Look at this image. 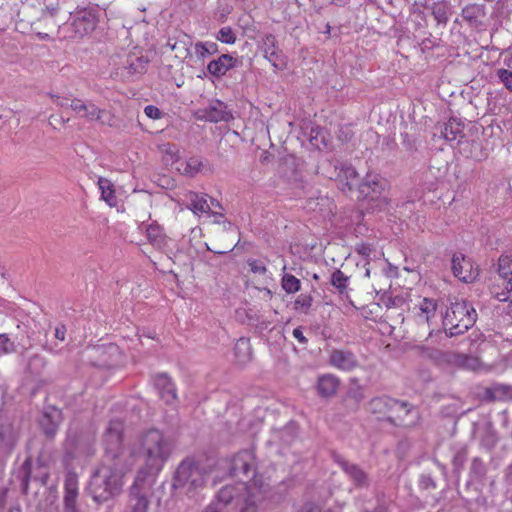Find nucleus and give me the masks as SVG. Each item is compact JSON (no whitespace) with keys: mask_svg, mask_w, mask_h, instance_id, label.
Returning <instances> with one entry per match:
<instances>
[{"mask_svg":"<svg viewBox=\"0 0 512 512\" xmlns=\"http://www.w3.org/2000/svg\"><path fill=\"white\" fill-rule=\"evenodd\" d=\"M124 423L110 421L103 435L104 455L102 462L89 481V493L93 500L102 504L120 495L127 475L135 465L134 450L123 444Z\"/></svg>","mask_w":512,"mask_h":512,"instance_id":"nucleus-1","label":"nucleus"},{"mask_svg":"<svg viewBox=\"0 0 512 512\" xmlns=\"http://www.w3.org/2000/svg\"><path fill=\"white\" fill-rule=\"evenodd\" d=\"M231 476L238 478L236 485H226L217 494V500L210 505H217L224 510L233 500L244 504L240 512H256V457L253 451L244 450L237 453L229 467ZM224 512V511H222Z\"/></svg>","mask_w":512,"mask_h":512,"instance_id":"nucleus-2","label":"nucleus"},{"mask_svg":"<svg viewBox=\"0 0 512 512\" xmlns=\"http://www.w3.org/2000/svg\"><path fill=\"white\" fill-rule=\"evenodd\" d=\"M134 450V457L143 459L138 472H144V478L157 475L168 461L174 450L172 438L159 429L151 428L138 434L133 445L125 446Z\"/></svg>","mask_w":512,"mask_h":512,"instance_id":"nucleus-3","label":"nucleus"},{"mask_svg":"<svg viewBox=\"0 0 512 512\" xmlns=\"http://www.w3.org/2000/svg\"><path fill=\"white\" fill-rule=\"evenodd\" d=\"M476 317V311L469 303L458 301L452 303L447 309L443 318V326L449 336H457L472 327Z\"/></svg>","mask_w":512,"mask_h":512,"instance_id":"nucleus-4","label":"nucleus"},{"mask_svg":"<svg viewBox=\"0 0 512 512\" xmlns=\"http://www.w3.org/2000/svg\"><path fill=\"white\" fill-rule=\"evenodd\" d=\"M385 187V180L381 179L380 176L375 173H367L364 180L359 185V193L364 199L371 202L369 208L372 211H380L387 206V197L384 194Z\"/></svg>","mask_w":512,"mask_h":512,"instance_id":"nucleus-5","label":"nucleus"},{"mask_svg":"<svg viewBox=\"0 0 512 512\" xmlns=\"http://www.w3.org/2000/svg\"><path fill=\"white\" fill-rule=\"evenodd\" d=\"M206 481L205 472L202 468L190 460L182 461L174 475L173 486L188 490L204 486Z\"/></svg>","mask_w":512,"mask_h":512,"instance_id":"nucleus-6","label":"nucleus"},{"mask_svg":"<svg viewBox=\"0 0 512 512\" xmlns=\"http://www.w3.org/2000/svg\"><path fill=\"white\" fill-rule=\"evenodd\" d=\"M144 472H137L134 482L130 488L129 503L126 512H147L149 501L147 495L151 490L152 483L144 478Z\"/></svg>","mask_w":512,"mask_h":512,"instance_id":"nucleus-7","label":"nucleus"},{"mask_svg":"<svg viewBox=\"0 0 512 512\" xmlns=\"http://www.w3.org/2000/svg\"><path fill=\"white\" fill-rule=\"evenodd\" d=\"M70 108L89 122L95 121L108 126L115 125V117L109 111L100 109L91 101L75 98L71 100Z\"/></svg>","mask_w":512,"mask_h":512,"instance_id":"nucleus-8","label":"nucleus"},{"mask_svg":"<svg viewBox=\"0 0 512 512\" xmlns=\"http://www.w3.org/2000/svg\"><path fill=\"white\" fill-rule=\"evenodd\" d=\"M20 427L15 420L0 418V458L5 462L20 440Z\"/></svg>","mask_w":512,"mask_h":512,"instance_id":"nucleus-9","label":"nucleus"},{"mask_svg":"<svg viewBox=\"0 0 512 512\" xmlns=\"http://www.w3.org/2000/svg\"><path fill=\"white\" fill-rule=\"evenodd\" d=\"M98 21L97 10L93 7H85L74 13L71 25L75 35L83 37L95 30Z\"/></svg>","mask_w":512,"mask_h":512,"instance_id":"nucleus-10","label":"nucleus"},{"mask_svg":"<svg viewBox=\"0 0 512 512\" xmlns=\"http://www.w3.org/2000/svg\"><path fill=\"white\" fill-rule=\"evenodd\" d=\"M451 269L453 275L465 283L473 282L478 274V267L473 261L461 253H455L451 259Z\"/></svg>","mask_w":512,"mask_h":512,"instance_id":"nucleus-11","label":"nucleus"},{"mask_svg":"<svg viewBox=\"0 0 512 512\" xmlns=\"http://www.w3.org/2000/svg\"><path fill=\"white\" fill-rule=\"evenodd\" d=\"M32 465V459L30 457L26 458L19 467L16 475L17 479H19L20 481L22 493L25 495H28L29 482L31 479L39 481L41 486H45L49 477L47 469L43 467L41 464H39L38 466L40 472L38 474L33 475Z\"/></svg>","mask_w":512,"mask_h":512,"instance_id":"nucleus-12","label":"nucleus"},{"mask_svg":"<svg viewBox=\"0 0 512 512\" xmlns=\"http://www.w3.org/2000/svg\"><path fill=\"white\" fill-rule=\"evenodd\" d=\"M78 477L75 473L66 474L64 481L63 512H80L78 506Z\"/></svg>","mask_w":512,"mask_h":512,"instance_id":"nucleus-13","label":"nucleus"},{"mask_svg":"<svg viewBox=\"0 0 512 512\" xmlns=\"http://www.w3.org/2000/svg\"><path fill=\"white\" fill-rule=\"evenodd\" d=\"M191 46L192 38L182 31H178L169 36L165 45V47L174 52V57L179 61H184L191 55Z\"/></svg>","mask_w":512,"mask_h":512,"instance_id":"nucleus-14","label":"nucleus"},{"mask_svg":"<svg viewBox=\"0 0 512 512\" xmlns=\"http://www.w3.org/2000/svg\"><path fill=\"white\" fill-rule=\"evenodd\" d=\"M197 115L199 119L209 122H227L233 118L227 105L220 100H214L207 107L199 109Z\"/></svg>","mask_w":512,"mask_h":512,"instance_id":"nucleus-15","label":"nucleus"},{"mask_svg":"<svg viewBox=\"0 0 512 512\" xmlns=\"http://www.w3.org/2000/svg\"><path fill=\"white\" fill-rule=\"evenodd\" d=\"M220 231L218 232L219 239L226 240L229 239V243L223 247L222 249L218 250H212L214 253L217 254H226L231 251H235V253H239L240 251L246 250V246L248 248H252V244L250 243H243L241 244L239 241L237 243H233L236 237L238 236V231L235 226H233L231 223H227L223 225V227H219Z\"/></svg>","mask_w":512,"mask_h":512,"instance_id":"nucleus-16","label":"nucleus"},{"mask_svg":"<svg viewBox=\"0 0 512 512\" xmlns=\"http://www.w3.org/2000/svg\"><path fill=\"white\" fill-rule=\"evenodd\" d=\"M331 179H335L342 191H350L357 183L358 174L356 170L349 165H335L334 173L329 175Z\"/></svg>","mask_w":512,"mask_h":512,"instance_id":"nucleus-17","label":"nucleus"},{"mask_svg":"<svg viewBox=\"0 0 512 512\" xmlns=\"http://www.w3.org/2000/svg\"><path fill=\"white\" fill-rule=\"evenodd\" d=\"M369 410L374 414H385L387 412H397L403 410L408 412L407 405L390 397H377L370 401Z\"/></svg>","mask_w":512,"mask_h":512,"instance_id":"nucleus-18","label":"nucleus"},{"mask_svg":"<svg viewBox=\"0 0 512 512\" xmlns=\"http://www.w3.org/2000/svg\"><path fill=\"white\" fill-rule=\"evenodd\" d=\"M413 313L419 324L426 323L430 325L437 315V302L432 298H423L417 305H415Z\"/></svg>","mask_w":512,"mask_h":512,"instance_id":"nucleus-19","label":"nucleus"},{"mask_svg":"<svg viewBox=\"0 0 512 512\" xmlns=\"http://www.w3.org/2000/svg\"><path fill=\"white\" fill-rule=\"evenodd\" d=\"M499 275L502 277L506 292L499 297L500 301H512V255L499 258Z\"/></svg>","mask_w":512,"mask_h":512,"instance_id":"nucleus-20","label":"nucleus"},{"mask_svg":"<svg viewBox=\"0 0 512 512\" xmlns=\"http://www.w3.org/2000/svg\"><path fill=\"white\" fill-rule=\"evenodd\" d=\"M329 363L342 371H352L358 366L355 355L345 350H333L329 355Z\"/></svg>","mask_w":512,"mask_h":512,"instance_id":"nucleus-21","label":"nucleus"},{"mask_svg":"<svg viewBox=\"0 0 512 512\" xmlns=\"http://www.w3.org/2000/svg\"><path fill=\"white\" fill-rule=\"evenodd\" d=\"M154 385L159 391L160 397L167 403L172 404L177 399L175 384L166 373H159L154 377Z\"/></svg>","mask_w":512,"mask_h":512,"instance_id":"nucleus-22","label":"nucleus"},{"mask_svg":"<svg viewBox=\"0 0 512 512\" xmlns=\"http://www.w3.org/2000/svg\"><path fill=\"white\" fill-rule=\"evenodd\" d=\"M264 58L267 59L276 70H282L286 67L285 57L276 49L275 38L268 36L265 39Z\"/></svg>","mask_w":512,"mask_h":512,"instance_id":"nucleus-23","label":"nucleus"},{"mask_svg":"<svg viewBox=\"0 0 512 512\" xmlns=\"http://www.w3.org/2000/svg\"><path fill=\"white\" fill-rule=\"evenodd\" d=\"M339 387V380L332 374L319 376L317 381V392L321 397H332L336 394Z\"/></svg>","mask_w":512,"mask_h":512,"instance_id":"nucleus-24","label":"nucleus"},{"mask_svg":"<svg viewBox=\"0 0 512 512\" xmlns=\"http://www.w3.org/2000/svg\"><path fill=\"white\" fill-rule=\"evenodd\" d=\"M148 63L146 56L130 53L126 58L125 69L130 75H142L146 72Z\"/></svg>","mask_w":512,"mask_h":512,"instance_id":"nucleus-25","label":"nucleus"},{"mask_svg":"<svg viewBox=\"0 0 512 512\" xmlns=\"http://www.w3.org/2000/svg\"><path fill=\"white\" fill-rule=\"evenodd\" d=\"M234 62L235 60L231 55L223 54L218 59L209 62L207 70L211 75L220 77L234 66Z\"/></svg>","mask_w":512,"mask_h":512,"instance_id":"nucleus-26","label":"nucleus"},{"mask_svg":"<svg viewBox=\"0 0 512 512\" xmlns=\"http://www.w3.org/2000/svg\"><path fill=\"white\" fill-rule=\"evenodd\" d=\"M61 421V414L58 410L52 412H45L40 418V426L43 432L50 438H52L59 427Z\"/></svg>","mask_w":512,"mask_h":512,"instance_id":"nucleus-27","label":"nucleus"},{"mask_svg":"<svg viewBox=\"0 0 512 512\" xmlns=\"http://www.w3.org/2000/svg\"><path fill=\"white\" fill-rule=\"evenodd\" d=\"M186 198L189 201L188 207L195 214L209 213L211 211V206L208 203L209 197L207 194H199L190 191L186 194Z\"/></svg>","mask_w":512,"mask_h":512,"instance_id":"nucleus-28","label":"nucleus"},{"mask_svg":"<svg viewBox=\"0 0 512 512\" xmlns=\"http://www.w3.org/2000/svg\"><path fill=\"white\" fill-rule=\"evenodd\" d=\"M146 236L149 243L157 249H163L167 246L168 238L163 233V229L156 223H151L146 227Z\"/></svg>","mask_w":512,"mask_h":512,"instance_id":"nucleus-29","label":"nucleus"},{"mask_svg":"<svg viewBox=\"0 0 512 512\" xmlns=\"http://www.w3.org/2000/svg\"><path fill=\"white\" fill-rule=\"evenodd\" d=\"M463 133V124L460 120L456 118H450L444 125L441 130L442 137L448 141L452 142L457 140L462 136Z\"/></svg>","mask_w":512,"mask_h":512,"instance_id":"nucleus-30","label":"nucleus"},{"mask_svg":"<svg viewBox=\"0 0 512 512\" xmlns=\"http://www.w3.org/2000/svg\"><path fill=\"white\" fill-rule=\"evenodd\" d=\"M234 354L237 362L244 365L252 359V348L249 339L240 338L234 347Z\"/></svg>","mask_w":512,"mask_h":512,"instance_id":"nucleus-31","label":"nucleus"},{"mask_svg":"<svg viewBox=\"0 0 512 512\" xmlns=\"http://www.w3.org/2000/svg\"><path fill=\"white\" fill-rule=\"evenodd\" d=\"M204 167V163L199 157H190L186 161L179 163L177 170L181 172V174L193 177L199 172L202 171Z\"/></svg>","mask_w":512,"mask_h":512,"instance_id":"nucleus-32","label":"nucleus"},{"mask_svg":"<svg viewBox=\"0 0 512 512\" xmlns=\"http://www.w3.org/2000/svg\"><path fill=\"white\" fill-rule=\"evenodd\" d=\"M339 466L351 477L357 485H364L366 482L365 473L354 464H349L344 459H337Z\"/></svg>","mask_w":512,"mask_h":512,"instance_id":"nucleus-33","label":"nucleus"},{"mask_svg":"<svg viewBox=\"0 0 512 512\" xmlns=\"http://www.w3.org/2000/svg\"><path fill=\"white\" fill-rule=\"evenodd\" d=\"M461 143V152L465 154L466 157L471 159L481 161L487 155L482 151L481 145L479 142H460Z\"/></svg>","mask_w":512,"mask_h":512,"instance_id":"nucleus-34","label":"nucleus"},{"mask_svg":"<svg viewBox=\"0 0 512 512\" xmlns=\"http://www.w3.org/2000/svg\"><path fill=\"white\" fill-rule=\"evenodd\" d=\"M421 5L431 8L438 22H446L448 20L449 6L446 2L442 1L431 5L429 0H424V2H421Z\"/></svg>","mask_w":512,"mask_h":512,"instance_id":"nucleus-35","label":"nucleus"},{"mask_svg":"<svg viewBox=\"0 0 512 512\" xmlns=\"http://www.w3.org/2000/svg\"><path fill=\"white\" fill-rule=\"evenodd\" d=\"M46 367V360L44 357L35 354L29 358L27 364V372L34 378H38L42 375Z\"/></svg>","mask_w":512,"mask_h":512,"instance_id":"nucleus-36","label":"nucleus"},{"mask_svg":"<svg viewBox=\"0 0 512 512\" xmlns=\"http://www.w3.org/2000/svg\"><path fill=\"white\" fill-rule=\"evenodd\" d=\"M99 188L101 190V196L102 198L109 203V205H115L116 204V196L115 191L113 189V184L110 180L106 178H99L98 180Z\"/></svg>","mask_w":512,"mask_h":512,"instance_id":"nucleus-37","label":"nucleus"},{"mask_svg":"<svg viewBox=\"0 0 512 512\" xmlns=\"http://www.w3.org/2000/svg\"><path fill=\"white\" fill-rule=\"evenodd\" d=\"M194 49L196 56L201 60L218 52V46L214 42H197Z\"/></svg>","mask_w":512,"mask_h":512,"instance_id":"nucleus-38","label":"nucleus"},{"mask_svg":"<svg viewBox=\"0 0 512 512\" xmlns=\"http://www.w3.org/2000/svg\"><path fill=\"white\" fill-rule=\"evenodd\" d=\"M457 363L465 368L472 371H481L484 369V365L479 358L469 355H459Z\"/></svg>","mask_w":512,"mask_h":512,"instance_id":"nucleus-39","label":"nucleus"},{"mask_svg":"<svg viewBox=\"0 0 512 512\" xmlns=\"http://www.w3.org/2000/svg\"><path fill=\"white\" fill-rule=\"evenodd\" d=\"M311 145L316 149L321 150L328 147L326 132L321 128L312 129L310 135Z\"/></svg>","mask_w":512,"mask_h":512,"instance_id":"nucleus-40","label":"nucleus"},{"mask_svg":"<svg viewBox=\"0 0 512 512\" xmlns=\"http://www.w3.org/2000/svg\"><path fill=\"white\" fill-rule=\"evenodd\" d=\"M281 284L285 292L289 294L298 292L301 287L300 280L295 276L287 273L283 275Z\"/></svg>","mask_w":512,"mask_h":512,"instance_id":"nucleus-41","label":"nucleus"},{"mask_svg":"<svg viewBox=\"0 0 512 512\" xmlns=\"http://www.w3.org/2000/svg\"><path fill=\"white\" fill-rule=\"evenodd\" d=\"M415 352L419 357L432 361H436L441 354L439 350L425 345L415 346Z\"/></svg>","mask_w":512,"mask_h":512,"instance_id":"nucleus-42","label":"nucleus"},{"mask_svg":"<svg viewBox=\"0 0 512 512\" xmlns=\"http://www.w3.org/2000/svg\"><path fill=\"white\" fill-rule=\"evenodd\" d=\"M483 15V9L478 4H469L462 10V17L468 21H474Z\"/></svg>","mask_w":512,"mask_h":512,"instance_id":"nucleus-43","label":"nucleus"},{"mask_svg":"<svg viewBox=\"0 0 512 512\" xmlns=\"http://www.w3.org/2000/svg\"><path fill=\"white\" fill-rule=\"evenodd\" d=\"M313 298L308 294H300L294 302V309L301 313H307L312 306Z\"/></svg>","mask_w":512,"mask_h":512,"instance_id":"nucleus-44","label":"nucleus"},{"mask_svg":"<svg viewBox=\"0 0 512 512\" xmlns=\"http://www.w3.org/2000/svg\"><path fill=\"white\" fill-rule=\"evenodd\" d=\"M331 283L340 293H343L348 285V277L341 270H336L332 274Z\"/></svg>","mask_w":512,"mask_h":512,"instance_id":"nucleus-45","label":"nucleus"},{"mask_svg":"<svg viewBox=\"0 0 512 512\" xmlns=\"http://www.w3.org/2000/svg\"><path fill=\"white\" fill-rule=\"evenodd\" d=\"M15 351V342L11 340L7 334H0V356L14 353Z\"/></svg>","mask_w":512,"mask_h":512,"instance_id":"nucleus-46","label":"nucleus"},{"mask_svg":"<svg viewBox=\"0 0 512 512\" xmlns=\"http://www.w3.org/2000/svg\"><path fill=\"white\" fill-rule=\"evenodd\" d=\"M217 40L225 44H233L236 41V36L230 27L221 28L216 36Z\"/></svg>","mask_w":512,"mask_h":512,"instance_id":"nucleus-47","label":"nucleus"},{"mask_svg":"<svg viewBox=\"0 0 512 512\" xmlns=\"http://www.w3.org/2000/svg\"><path fill=\"white\" fill-rule=\"evenodd\" d=\"M497 76L501 83L510 91H512V71L508 69H498Z\"/></svg>","mask_w":512,"mask_h":512,"instance_id":"nucleus-48","label":"nucleus"},{"mask_svg":"<svg viewBox=\"0 0 512 512\" xmlns=\"http://www.w3.org/2000/svg\"><path fill=\"white\" fill-rule=\"evenodd\" d=\"M144 113L151 119H159L161 117V111L154 105H147L144 108Z\"/></svg>","mask_w":512,"mask_h":512,"instance_id":"nucleus-49","label":"nucleus"},{"mask_svg":"<svg viewBox=\"0 0 512 512\" xmlns=\"http://www.w3.org/2000/svg\"><path fill=\"white\" fill-rule=\"evenodd\" d=\"M51 98H52L53 102L61 108L70 107L71 100L66 97L52 95Z\"/></svg>","mask_w":512,"mask_h":512,"instance_id":"nucleus-50","label":"nucleus"},{"mask_svg":"<svg viewBox=\"0 0 512 512\" xmlns=\"http://www.w3.org/2000/svg\"><path fill=\"white\" fill-rule=\"evenodd\" d=\"M356 251L360 255H362L364 257H369L372 250H371V247L369 245H367V244H360V245H358L356 247Z\"/></svg>","mask_w":512,"mask_h":512,"instance_id":"nucleus-51","label":"nucleus"},{"mask_svg":"<svg viewBox=\"0 0 512 512\" xmlns=\"http://www.w3.org/2000/svg\"><path fill=\"white\" fill-rule=\"evenodd\" d=\"M65 335H66V327H65V325L59 324L55 328V337L58 340H60V341H64L65 340Z\"/></svg>","mask_w":512,"mask_h":512,"instance_id":"nucleus-52","label":"nucleus"},{"mask_svg":"<svg viewBox=\"0 0 512 512\" xmlns=\"http://www.w3.org/2000/svg\"><path fill=\"white\" fill-rule=\"evenodd\" d=\"M37 495H38V491L35 492L33 498L28 499V506L34 507L37 511H40L43 509V506L40 501L36 500Z\"/></svg>","mask_w":512,"mask_h":512,"instance_id":"nucleus-53","label":"nucleus"},{"mask_svg":"<svg viewBox=\"0 0 512 512\" xmlns=\"http://www.w3.org/2000/svg\"><path fill=\"white\" fill-rule=\"evenodd\" d=\"M292 334L300 343L304 344L307 342V339L303 335L301 328H295Z\"/></svg>","mask_w":512,"mask_h":512,"instance_id":"nucleus-54","label":"nucleus"},{"mask_svg":"<svg viewBox=\"0 0 512 512\" xmlns=\"http://www.w3.org/2000/svg\"><path fill=\"white\" fill-rule=\"evenodd\" d=\"M46 10L50 16H54L58 10V2L52 1L51 3L46 4Z\"/></svg>","mask_w":512,"mask_h":512,"instance_id":"nucleus-55","label":"nucleus"},{"mask_svg":"<svg viewBox=\"0 0 512 512\" xmlns=\"http://www.w3.org/2000/svg\"><path fill=\"white\" fill-rule=\"evenodd\" d=\"M299 512H321L320 508L318 506H315L313 504H306L301 508ZM329 512V511H325Z\"/></svg>","mask_w":512,"mask_h":512,"instance_id":"nucleus-56","label":"nucleus"},{"mask_svg":"<svg viewBox=\"0 0 512 512\" xmlns=\"http://www.w3.org/2000/svg\"><path fill=\"white\" fill-rule=\"evenodd\" d=\"M163 151L167 154H170V155H173L175 154L176 150H175V147L171 144H165L163 145Z\"/></svg>","mask_w":512,"mask_h":512,"instance_id":"nucleus-57","label":"nucleus"},{"mask_svg":"<svg viewBox=\"0 0 512 512\" xmlns=\"http://www.w3.org/2000/svg\"><path fill=\"white\" fill-rule=\"evenodd\" d=\"M202 512H222L217 505H208Z\"/></svg>","mask_w":512,"mask_h":512,"instance_id":"nucleus-58","label":"nucleus"},{"mask_svg":"<svg viewBox=\"0 0 512 512\" xmlns=\"http://www.w3.org/2000/svg\"><path fill=\"white\" fill-rule=\"evenodd\" d=\"M209 205L211 206V209H212V208H214V207H218V208H220V209L222 208V207H221V205H220V203H219L217 200L212 199V198H210V203H209Z\"/></svg>","mask_w":512,"mask_h":512,"instance_id":"nucleus-59","label":"nucleus"},{"mask_svg":"<svg viewBox=\"0 0 512 512\" xmlns=\"http://www.w3.org/2000/svg\"><path fill=\"white\" fill-rule=\"evenodd\" d=\"M248 264L250 266V270L254 273L256 272V261L255 260H249Z\"/></svg>","mask_w":512,"mask_h":512,"instance_id":"nucleus-60","label":"nucleus"},{"mask_svg":"<svg viewBox=\"0 0 512 512\" xmlns=\"http://www.w3.org/2000/svg\"><path fill=\"white\" fill-rule=\"evenodd\" d=\"M38 37L42 40L48 39L49 35L47 33H37Z\"/></svg>","mask_w":512,"mask_h":512,"instance_id":"nucleus-61","label":"nucleus"},{"mask_svg":"<svg viewBox=\"0 0 512 512\" xmlns=\"http://www.w3.org/2000/svg\"><path fill=\"white\" fill-rule=\"evenodd\" d=\"M8 512H21V509L19 507H12Z\"/></svg>","mask_w":512,"mask_h":512,"instance_id":"nucleus-62","label":"nucleus"},{"mask_svg":"<svg viewBox=\"0 0 512 512\" xmlns=\"http://www.w3.org/2000/svg\"><path fill=\"white\" fill-rule=\"evenodd\" d=\"M370 275H371V270H370V268H366L365 276L370 277Z\"/></svg>","mask_w":512,"mask_h":512,"instance_id":"nucleus-63","label":"nucleus"},{"mask_svg":"<svg viewBox=\"0 0 512 512\" xmlns=\"http://www.w3.org/2000/svg\"><path fill=\"white\" fill-rule=\"evenodd\" d=\"M5 463L6 462L2 458H0V468H2L5 465Z\"/></svg>","mask_w":512,"mask_h":512,"instance_id":"nucleus-64","label":"nucleus"}]
</instances>
